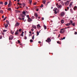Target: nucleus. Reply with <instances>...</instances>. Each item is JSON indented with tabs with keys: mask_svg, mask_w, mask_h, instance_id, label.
<instances>
[{
	"mask_svg": "<svg viewBox=\"0 0 77 77\" xmlns=\"http://www.w3.org/2000/svg\"><path fill=\"white\" fill-rule=\"evenodd\" d=\"M20 17H21L22 18H20V17H18V19H19V20H24V18H23V17H25V15H24L23 14H20Z\"/></svg>",
	"mask_w": 77,
	"mask_h": 77,
	"instance_id": "1",
	"label": "nucleus"
},
{
	"mask_svg": "<svg viewBox=\"0 0 77 77\" xmlns=\"http://www.w3.org/2000/svg\"><path fill=\"white\" fill-rule=\"evenodd\" d=\"M46 42H47L48 43L50 42H51V39H50V38H47V40H46Z\"/></svg>",
	"mask_w": 77,
	"mask_h": 77,
	"instance_id": "2",
	"label": "nucleus"
},
{
	"mask_svg": "<svg viewBox=\"0 0 77 77\" xmlns=\"http://www.w3.org/2000/svg\"><path fill=\"white\" fill-rule=\"evenodd\" d=\"M27 21L28 22H30L31 21H32V20L30 18H28L27 20Z\"/></svg>",
	"mask_w": 77,
	"mask_h": 77,
	"instance_id": "3",
	"label": "nucleus"
},
{
	"mask_svg": "<svg viewBox=\"0 0 77 77\" xmlns=\"http://www.w3.org/2000/svg\"><path fill=\"white\" fill-rule=\"evenodd\" d=\"M65 15V13L63 12H62L61 13V14H60V16H61L62 17H63V16Z\"/></svg>",
	"mask_w": 77,
	"mask_h": 77,
	"instance_id": "4",
	"label": "nucleus"
},
{
	"mask_svg": "<svg viewBox=\"0 0 77 77\" xmlns=\"http://www.w3.org/2000/svg\"><path fill=\"white\" fill-rule=\"evenodd\" d=\"M13 36L12 35H10L9 36V40H12L13 39Z\"/></svg>",
	"mask_w": 77,
	"mask_h": 77,
	"instance_id": "5",
	"label": "nucleus"
},
{
	"mask_svg": "<svg viewBox=\"0 0 77 77\" xmlns=\"http://www.w3.org/2000/svg\"><path fill=\"white\" fill-rule=\"evenodd\" d=\"M20 23L17 22L15 24V27H17V26H20Z\"/></svg>",
	"mask_w": 77,
	"mask_h": 77,
	"instance_id": "6",
	"label": "nucleus"
},
{
	"mask_svg": "<svg viewBox=\"0 0 77 77\" xmlns=\"http://www.w3.org/2000/svg\"><path fill=\"white\" fill-rule=\"evenodd\" d=\"M15 35H19V33L18 32V30H17L16 31V32H15Z\"/></svg>",
	"mask_w": 77,
	"mask_h": 77,
	"instance_id": "7",
	"label": "nucleus"
},
{
	"mask_svg": "<svg viewBox=\"0 0 77 77\" xmlns=\"http://www.w3.org/2000/svg\"><path fill=\"white\" fill-rule=\"evenodd\" d=\"M53 11H54V13L55 14H57V12H59V10H53Z\"/></svg>",
	"mask_w": 77,
	"mask_h": 77,
	"instance_id": "8",
	"label": "nucleus"
},
{
	"mask_svg": "<svg viewBox=\"0 0 77 77\" xmlns=\"http://www.w3.org/2000/svg\"><path fill=\"white\" fill-rule=\"evenodd\" d=\"M11 1H10L9 2V3L8 5V7H11Z\"/></svg>",
	"mask_w": 77,
	"mask_h": 77,
	"instance_id": "9",
	"label": "nucleus"
},
{
	"mask_svg": "<svg viewBox=\"0 0 77 77\" xmlns=\"http://www.w3.org/2000/svg\"><path fill=\"white\" fill-rule=\"evenodd\" d=\"M4 25L5 26V28H7L8 26V24H4Z\"/></svg>",
	"mask_w": 77,
	"mask_h": 77,
	"instance_id": "10",
	"label": "nucleus"
},
{
	"mask_svg": "<svg viewBox=\"0 0 77 77\" xmlns=\"http://www.w3.org/2000/svg\"><path fill=\"white\" fill-rule=\"evenodd\" d=\"M69 1H67L66 2V3L65 4L67 6V5H69Z\"/></svg>",
	"mask_w": 77,
	"mask_h": 77,
	"instance_id": "11",
	"label": "nucleus"
},
{
	"mask_svg": "<svg viewBox=\"0 0 77 77\" xmlns=\"http://www.w3.org/2000/svg\"><path fill=\"white\" fill-rule=\"evenodd\" d=\"M40 27H41V26H40L39 24H38V25H37V28L38 29L39 28H40Z\"/></svg>",
	"mask_w": 77,
	"mask_h": 77,
	"instance_id": "12",
	"label": "nucleus"
},
{
	"mask_svg": "<svg viewBox=\"0 0 77 77\" xmlns=\"http://www.w3.org/2000/svg\"><path fill=\"white\" fill-rule=\"evenodd\" d=\"M23 33H24V32H22V33L21 34V37H23Z\"/></svg>",
	"mask_w": 77,
	"mask_h": 77,
	"instance_id": "13",
	"label": "nucleus"
},
{
	"mask_svg": "<svg viewBox=\"0 0 77 77\" xmlns=\"http://www.w3.org/2000/svg\"><path fill=\"white\" fill-rule=\"evenodd\" d=\"M14 12L17 13H18L20 12V11L19 10H15Z\"/></svg>",
	"mask_w": 77,
	"mask_h": 77,
	"instance_id": "14",
	"label": "nucleus"
},
{
	"mask_svg": "<svg viewBox=\"0 0 77 77\" xmlns=\"http://www.w3.org/2000/svg\"><path fill=\"white\" fill-rule=\"evenodd\" d=\"M72 2H71L69 5V7H70V8H71V6H72Z\"/></svg>",
	"mask_w": 77,
	"mask_h": 77,
	"instance_id": "15",
	"label": "nucleus"
},
{
	"mask_svg": "<svg viewBox=\"0 0 77 77\" xmlns=\"http://www.w3.org/2000/svg\"><path fill=\"white\" fill-rule=\"evenodd\" d=\"M73 9L74 10H75L76 9H77V7L76 6H75L74 7V8H73Z\"/></svg>",
	"mask_w": 77,
	"mask_h": 77,
	"instance_id": "16",
	"label": "nucleus"
},
{
	"mask_svg": "<svg viewBox=\"0 0 77 77\" xmlns=\"http://www.w3.org/2000/svg\"><path fill=\"white\" fill-rule=\"evenodd\" d=\"M57 8H62V5H58L57 6Z\"/></svg>",
	"mask_w": 77,
	"mask_h": 77,
	"instance_id": "17",
	"label": "nucleus"
},
{
	"mask_svg": "<svg viewBox=\"0 0 77 77\" xmlns=\"http://www.w3.org/2000/svg\"><path fill=\"white\" fill-rule=\"evenodd\" d=\"M64 32L65 31H60V33H64Z\"/></svg>",
	"mask_w": 77,
	"mask_h": 77,
	"instance_id": "18",
	"label": "nucleus"
},
{
	"mask_svg": "<svg viewBox=\"0 0 77 77\" xmlns=\"http://www.w3.org/2000/svg\"><path fill=\"white\" fill-rule=\"evenodd\" d=\"M32 27L34 29H36V26L34 25H32Z\"/></svg>",
	"mask_w": 77,
	"mask_h": 77,
	"instance_id": "19",
	"label": "nucleus"
},
{
	"mask_svg": "<svg viewBox=\"0 0 77 77\" xmlns=\"http://www.w3.org/2000/svg\"><path fill=\"white\" fill-rule=\"evenodd\" d=\"M70 25H71L70 23H67V24H65V26H69Z\"/></svg>",
	"mask_w": 77,
	"mask_h": 77,
	"instance_id": "20",
	"label": "nucleus"
},
{
	"mask_svg": "<svg viewBox=\"0 0 77 77\" xmlns=\"http://www.w3.org/2000/svg\"><path fill=\"white\" fill-rule=\"evenodd\" d=\"M45 2H46V1L45 0H44L43 1V3H44V4H45Z\"/></svg>",
	"mask_w": 77,
	"mask_h": 77,
	"instance_id": "21",
	"label": "nucleus"
},
{
	"mask_svg": "<svg viewBox=\"0 0 77 77\" xmlns=\"http://www.w3.org/2000/svg\"><path fill=\"white\" fill-rule=\"evenodd\" d=\"M71 25H72L73 26H75V23H70Z\"/></svg>",
	"mask_w": 77,
	"mask_h": 77,
	"instance_id": "22",
	"label": "nucleus"
},
{
	"mask_svg": "<svg viewBox=\"0 0 77 77\" xmlns=\"http://www.w3.org/2000/svg\"><path fill=\"white\" fill-rule=\"evenodd\" d=\"M44 28H45V29H46V26L45 25H44Z\"/></svg>",
	"mask_w": 77,
	"mask_h": 77,
	"instance_id": "23",
	"label": "nucleus"
},
{
	"mask_svg": "<svg viewBox=\"0 0 77 77\" xmlns=\"http://www.w3.org/2000/svg\"><path fill=\"white\" fill-rule=\"evenodd\" d=\"M64 23V21L63 20H61V23H62V24H63Z\"/></svg>",
	"mask_w": 77,
	"mask_h": 77,
	"instance_id": "24",
	"label": "nucleus"
},
{
	"mask_svg": "<svg viewBox=\"0 0 77 77\" xmlns=\"http://www.w3.org/2000/svg\"><path fill=\"white\" fill-rule=\"evenodd\" d=\"M34 16L36 17H37V14L36 13H35L34 14Z\"/></svg>",
	"mask_w": 77,
	"mask_h": 77,
	"instance_id": "25",
	"label": "nucleus"
},
{
	"mask_svg": "<svg viewBox=\"0 0 77 77\" xmlns=\"http://www.w3.org/2000/svg\"><path fill=\"white\" fill-rule=\"evenodd\" d=\"M0 13L3 14V11L2 10H0Z\"/></svg>",
	"mask_w": 77,
	"mask_h": 77,
	"instance_id": "26",
	"label": "nucleus"
},
{
	"mask_svg": "<svg viewBox=\"0 0 77 77\" xmlns=\"http://www.w3.org/2000/svg\"><path fill=\"white\" fill-rule=\"evenodd\" d=\"M29 3L31 4V3H32V0H29Z\"/></svg>",
	"mask_w": 77,
	"mask_h": 77,
	"instance_id": "27",
	"label": "nucleus"
},
{
	"mask_svg": "<svg viewBox=\"0 0 77 77\" xmlns=\"http://www.w3.org/2000/svg\"><path fill=\"white\" fill-rule=\"evenodd\" d=\"M32 39H34V35H33V36H32Z\"/></svg>",
	"mask_w": 77,
	"mask_h": 77,
	"instance_id": "28",
	"label": "nucleus"
},
{
	"mask_svg": "<svg viewBox=\"0 0 77 77\" xmlns=\"http://www.w3.org/2000/svg\"><path fill=\"white\" fill-rule=\"evenodd\" d=\"M31 18L32 19H34V18H35V17H34V16H32L31 17Z\"/></svg>",
	"mask_w": 77,
	"mask_h": 77,
	"instance_id": "29",
	"label": "nucleus"
},
{
	"mask_svg": "<svg viewBox=\"0 0 77 77\" xmlns=\"http://www.w3.org/2000/svg\"><path fill=\"white\" fill-rule=\"evenodd\" d=\"M5 5H8V2H5Z\"/></svg>",
	"mask_w": 77,
	"mask_h": 77,
	"instance_id": "30",
	"label": "nucleus"
},
{
	"mask_svg": "<svg viewBox=\"0 0 77 77\" xmlns=\"http://www.w3.org/2000/svg\"><path fill=\"white\" fill-rule=\"evenodd\" d=\"M33 42V40H32V39H30V42Z\"/></svg>",
	"mask_w": 77,
	"mask_h": 77,
	"instance_id": "31",
	"label": "nucleus"
},
{
	"mask_svg": "<svg viewBox=\"0 0 77 77\" xmlns=\"http://www.w3.org/2000/svg\"><path fill=\"white\" fill-rule=\"evenodd\" d=\"M25 14H26V13L25 11H23V14H21L25 15Z\"/></svg>",
	"mask_w": 77,
	"mask_h": 77,
	"instance_id": "32",
	"label": "nucleus"
},
{
	"mask_svg": "<svg viewBox=\"0 0 77 77\" xmlns=\"http://www.w3.org/2000/svg\"><path fill=\"white\" fill-rule=\"evenodd\" d=\"M65 37H63V38H61V39H62V40H63V39H65Z\"/></svg>",
	"mask_w": 77,
	"mask_h": 77,
	"instance_id": "33",
	"label": "nucleus"
},
{
	"mask_svg": "<svg viewBox=\"0 0 77 77\" xmlns=\"http://www.w3.org/2000/svg\"><path fill=\"white\" fill-rule=\"evenodd\" d=\"M70 23L72 24V23H73V22H72V20L70 21Z\"/></svg>",
	"mask_w": 77,
	"mask_h": 77,
	"instance_id": "34",
	"label": "nucleus"
},
{
	"mask_svg": "<svg viewBox=\"0 0 77 77\" xmlns=\"http://www.w3.org/2000/svg\"><path fill=\"white\" fill-rule=\"evenodd\" d=\"M2 35H0V39H2Z\"/></svg>",
	"mask_w": 77,
	"mask_h": 77,
	"instance_id": "35",
	"label": "nucleus"
},
{
	"mask_svg": "<svg viewBox=\"0 0 77 77\" xmlns=\"http://www.w3.org/2000/svg\"><path fill=\"white\" fill-rule=\"evenodd\" d=\"M26 17L28 18H29V15H27Z\"/></svg>",
	"mask_w": 77,
	"mask_h": 77,
	"instance_id": "36",
	"label": "nucleus"
},
{
	"mask_svg": "<svg viewBox=\"0 0 77 77\" xmlns=\"http://www.w3.org/2000/svg\"><path fill=\"white\" fill-rule=\"evenodd\" d=\"M39 34V33H38V32H37V36H38V35Z\"/></svg>",
	"mask_w": 77,
	"mask_h": 77,
	"instance_id": "37",
	"label": "nucleus"
},
{
	"mask_svg": "<svg viewBox=\"0 0 77 77\" xmlns=\"http://www.w3.org/2000/svg\"><path fill=\"white\" fill-rule=\"evenodd\" d=\"M7 32V30H3V32Z\"/></svg>",
	"mask_w": 77,
	"mask_h": 77,
	"instance_id": "38",
	"label": "nucleus"
},
{
	"mask_svg": "<svg viewBox=\"0 0 77 77\" xmlns=\"http://www.w3.org/2000/svg\"><path fill=\"white\" fill-rule=\"evenodd\" d=\"M18 31H19V32H20L21 31V29H19V30H18Z\"/></svg>",
	"mask_w": 77,
	"mask_h": 77,
	"instance_id": "39",
	"label": "nucleus"
},
{
	"mask_svg": "<svg viewBox=\"0 0 77 77\" xmlns=\"http://www.w3.org/2000/svg\"><path fill=\"white\" fill-rule=\"evenodd\" d=\"M6 18H7V17H4V20H3L5 21V19H6Z\"/></svg>",
	"mask_w": 77,
	"mask_h": 77,
	"instance_id": "40",
	"label": "nucleus"
},
{
	"mask_svg": "<svg viewBox=\"0 0 77 77\" xmlns=\"http://www.w3.org/2000/svg\"><path fill=\"white\" fill-rule=\"evenodd\" d=\"M57 43L59 44H61V43H60V42L59 41L57 42Z\"/></svg>",
	"mask_w": 77,
	"mask_h": 77,
	"instance_id": "41",
	"label": "nucleus"
},
{
	"mask_svg": "<svg viewBox=\"0 0 77 77\" xmlns=\"http://www.w3.org/2000/svg\"><path fill=\"white\" fill-rule=\"evenodd\" d=\"M44 6V5H42L41 6H40L41 8H42Z\"/></svg>",
	"mask_w": 77,
	"mask_h": 77,
	"instance_id": "42",
	"label": "nucleus"
},
{
	"mask_svg": "<svg viewBox=\"0 0 77 77\" xmlns=\"http://www.w3.org/2000/svg\"><path fill=\"white\" fill-rule=\"evenodd\" d=\"M1 4H3V2H0V5Z\"/></svg>",
	"mask_w": 77,
	"mask_h": 77,
	"instance_id": "43",
	"label": "nucleus"
},
{
	"mask_svg": "<svg viewBox=\"0 0 77 77\" xmlns=\"http://www.w3.org/2000/svg\"><path fill=\"white\" fill-rule=\"evenodd\" d=\"M70 12L72 13H73V11L72 10H70Z\"/></svg>",
	"mask_w": 77,
	"mask_h": 77,
	"instance_id": "44",
	"label": "nucleus"
},
{
	"mask_svg": "<svg viewBox=\"0 0 77 77\" xmlns=\"http://www.w3.org/2000/svg\"><path fill=\"white\" fill-rule=\"evenodd\" d=\"M6 22H7V23L8 24L9 23V21H8V20H6Z\"/></svg>",
	"mask_w": 77,
	"mask_h": 77,
	"instance_id": "45",
	"label": "nucleus"
},
{
	"mask_svg": "<svg viewBox=\"0 0 77 77\" xmlns=\"http://www.w3.org/2000/svg\"><path fill=\"white\" fill-rule=\"evenodd\" d=\"M31 31L33 32V28H32V29H31Z\"/></svg>",
	"mask_w": 77,
	"mask_h": 77,
	"instance_id": "46",
	"label": "nucleus"
},
{
	"mask_svg": "<svg viewBox=\"0 0 77 77\" xmlns=\"http://www.w3.org/2000/svg\"><path fill=\"white\" fill-rule=\"evenodd\" d=\"M36 2L35 3H34L33 4V5H36Z\"/></svg>",
	"mask_w": 77,
	"mask_h": 77,
	"instance_id": "47",
	"label": "nucleus"
},
{
	"mask_svg": "<svg viewBox=\"0 0 77 77\" xmlns=\"http://www.w3.org/2000/svg\"><path fill=\"white\" fill-rule=\"evenodd\" d=\"M18 43H20V41L19 40H18Z\"/></svg>",
	"mask_w": 77,
	"mask_h": 77,
	"instance_id": "48",
	"label": "nucleus"
},
{
	"mask_svg": "<svg viewBox=\"0 0 77 77\" xmlns=\"http://www.w3.org/2000/svg\"><path fill=\"white\" fill-rule=\"evenodd\" d=\"M25 39H26V36H25V38H24Z\"/></svg>",
	"mask_w": 77,
	"mask_h": 77,
	"instance_id": "49",
	"label": "nucleus"
},
{
	"mask_svg": "<svg viewBox=\"0 0 77 77\" xmlns=\"http://www.w3.org/2000/svg\"><path fill=\"white\" fill-rule=\"evenodd\" d=\"M8 10H11V8H8Z\"/></svg>",
	"mask_w": 77,
	"mask_h": 77,
	"instance_id": "50",
	"label": "nucleus"
},
{
	"mask_svg": "<svg viewBox=\"0 0 77 77\" xmlns=\"http://www.w3.org/2000/svg\"><path fill=\"white\" fill-rule=\"evenodd\" d=\"M57 8H54V10H57Z\"/></svg>",
	"mask_w": 77,
	"mask_h": 77,
	"instance_id": "51",
	"label": "nucleus"
},
{
	"mask_svg": "<svg viewBox=\"0 0 77 77\" xmlns=\"http://www.w3.org/2000/svg\"><path fill=\"white\" fill-rule=\"evenodd\" d=\"M77 34V32H75V34L76 35Z\"/></svg>",
	"mask_w": 77,
	"mask_h": 77,
	"instance_id": "52",
	"label": "nucleus"
},
{
	"mask_svg": "<svg viewBox=\"0 0 77 77\" xmlns=\"http://www.w3.org/2000/svg\"><path fill=\"white\" fill-rule=\"evenodd\" d=\"M60 30H64V29H61Z\"/></svg>",
	"mask_w": 77,
	"mask_h": 77,
	"instance_id": "53",
	"label": "nucleus"
},
{
	"mask_svg": "<svg viewBox=\"0 0 77 77\" xmlns=\"http://www.w3.org/2000/svg\"><path fill=\"white\" fill-rule=\"evenodd\" d=\"M2 34L3 35H4V33L2 32Z\"/></svg>",
	"mask_w": 77,
	"mask_h": 77,
	"instance_id": "54",
	"label": "nucleus"
},
{
	"mask_svg": "<svg viewBox=\"0 0 77 77\" xmlns=\"http://www.w3.org/2000/svg\"><path fill=\"white\" fill-rule=\"evenodd\" d=\"M32 35V34H29V37L30 36Z\"/></svg>",
	"mask_w": 77,
	"mask_h": 77,
	"instance_id": "55",
	"label": "nucleus"
},
{
	"mask_svg": "<svg viewBox=\"0 0 77 77\" xmlns=\"http://www.w3.org/2000/svg\"><path fill=\"white\" fill-rule=\"evenodd\" d=\"M38 43H41V42L38 41Z\"/></svg>",
	"mask_w": 77,
	"mask_h": 77,
	"instance_id": "56",
	"label": "nucleus"
},
{
	"mask_svg": "<svg viewBox=\"0 0 77 77\" xmlns=\"http://www.w3.org/2000/svg\"><path fill=\"white\" fill-rule=\"evenodd\" d=\"M42 20H44V18L43 17L42 18Z\"/></svg>",
	"mask_w": 77,
	"mask_h": 77,
	"instance_id": "57",
	"label": "nucleus"
},
{
	"mask_svg": "<svg viewBox=\"0 0 77 77\" xmlns=\"http://www.w3.org/2000/svg\"><path fill=\"white\" fill-rule=\"evenodd\" d=\"M67 9H69V7H67Z\"/></svg>",
	"mask_w": 77,
	"mask_h": 77,
	"instance_id": "58",
	"label": "nucleus"
},
{
	"mask_svg": "<svg viewBox=\"0 0 77 77\" xmlns=\"http://www.w3.org/2000/svg\"><path fill=\"white\" fill-rule=\"evenodd\" d=\"M17 2H20V0H17Z\"/></svg>",
	"mask_w": 77,
	"mask_h": 77,
	"instance_id": "59",
	"label": "nucleus"
},
{
	"mask_svg": "<svg viewBox=\"0 0 77 77\" xmlns=\"http://www.w3.org/2000/svg\"><path fill=\"white\" fill-rule=\"evenodd\" d=\"M29 33H30V34H31V31H29Z\"/></svg>",
	"mask_w": 77,
	"mask_h": 77,
	"instance_id": "60",
	"label": "nucleus"
},
{
	"mask_svg": "<svg viewBox=\"0 0 77 77\" xmlns=\"http://www.w3.org/2000/svg\"><path fill=\"white\" fill-rule=\"evenodd\" d=\"M50 22H51V23H52L53 22V21L52 20H51L50 21Z\"/></svg>",
	"mask_w": 77,
	"mask_h": 77,
	"instance_id": "61",
	"label": "nucleus"
},
{
	"mask_svg": "<svg viewBox=\"0 0 77 77\" xmlns=\"http://www.w3.org/2000/svg\"><path fill=\"white\" fill-rule=\"evenodd\" d=\"M19 5H22V4H19Z\"/></svg>",
	"mask_w": 77,
	"mask_h": 77,
	"instance_id": "62",
	"label": "nucleus"
},
{
	"mask_svg": "<svg viewBox=\"0 0 77 77\" xmlns=\"http://www.w3.org/2000/svg\"><path fill=\"white\" fill-rule=\"evenodd\" d=\"M66 28H70V26H68V27H66Z\"/></svg>",
	"mask_w": 77,
	"mask_h": 77,
	"instance_id": "63",
	"label": "nucleus"
},
{
	"mask_svg": "<svg viewBox=\"0 0 77 77\" xmlns=\"http://www.w3.org/2000/svg\"><path fill=\"white\" fill-rule=\"evenodd\" d=\"M19 9V7H18L17 8V9Z\"/></svg>",
	"mask_w": 77,
	"mask_h": 77,
	"instance_id": "64",
	"label": "nucleus"
}]
</instances>
